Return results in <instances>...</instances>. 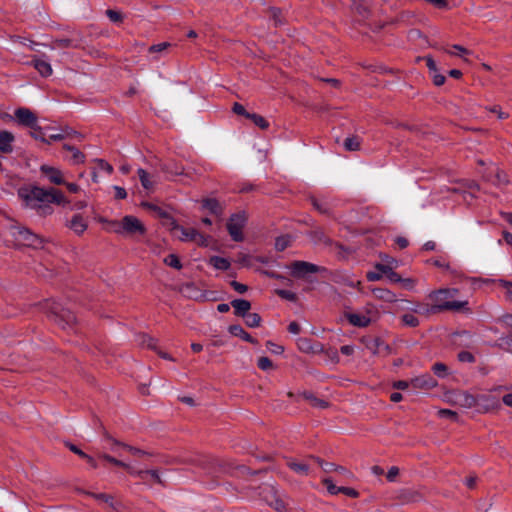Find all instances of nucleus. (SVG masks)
<instances>
[{
    "label": "nucleus",
    "mask_w": 512,
    "mask_h": 512,
    "mask_svg": "<svg viewBox=\"0 0 512 512\" xmlns=\"http://www.w3.org/2000/svg\"><path fill=\"white\" fill-rule=\"evenodd\" d=\"M18 195L27 207L36 209L40 215H49L53 212L49 203L58 205L69 203L63 193L55 188L44 189L38 186L21 188Z\"/></svg>",
    "instance_id": "1"
},
{
    "label": "nucleus",
    "mask_w": 512,
    "mask_h": 512,
    "mask_svg": "<svg viewBox=\"0 0 512 512\" xmlns=\"http://www.w3.org/2000/svg\"><path fill=\"white\" fill-rule=\"evenodd\" d=\"M45 309L48 317L63 329L71 328L76 323V317L73 312L63 308L62 305L56 301H45Z\"/></svg>",
    "instance_id": "2"
},
{
    "label": "nucleus",
    "mask_w": 512,
    "mask_h": 512,
    "mask_svg": "<svg viewBox=\"0 0 512 512\" xmlns=\"http://www.w3.org/2000/svg\"><path fill=\"white\" fill-rule=\"evenodd\" d=\"M115 232L130 237L143 236L146 233V228L137 217L126 215L117 223Z\"/></svg>",
    "instance_id": "3"
},
{
    "label": "nucleus",
    "mask_w": 512,
    "mask_h": 512,
    "mask_svg": "<svg viewBox=\"0 0 512 512\" xmlns=\"http://www.w3.org/2000/svg\"><path fill=\"white\" fill-rule=\"evenodd\" d=\"M467 304L468 302H446L444 304L429 305L417 302L410 308V310L414 313L430 315L447 310L459 311L462 308H464Z\"/></svg>",
    "instance_id": "4"
},
{
    "label": "nucleus",
    "mask_w": 512,
    "mask_h": 512,
    "mask_svg": "<svg viewBox=\"0 0 512 512\" xmlns=\"http://www.w3.org/2000/svg\"><path fill=\"white\" fill-rule=\"evenodd\" d=\"M246 215L244 212H239L230 216L227 222V230L231 238L236 242L243 241V228L246 224Z\"/></svg>",
    "instance_id": "5"
},
{
    "label": "nucleus",
    "mask_w": 512,
    "mask_h": 512,
    "mask_svg": "<svg viewBox=\"0 0 512 512\" xmlns=\"http://www.w3.org/2000/svg\"><path fill=\"white\" fill-rule=\"evenodd\" d=\"M265 502L274 508L277 512H286L287 503L282 494H280L273 486H266L262 491Z\"/></svg>",
    "instance_id": "6"
},
{
    "label": "nucleus",
    "mask_w": 512,
    "mask_h": 512,
    "mask_svg": "<svg viewBox=\"0 0 512 512\" xmlns=\"http://www.w3.org/2000/svg\"><path fill=\"white\" fill-rule=\"evenodd\" d=\"M291 275L295 278H306L310 274L324 271L323 267L306 261H294L290 264Z\"/></svg>",
    "instance_id": "7"
},
{
    "label": "nucleus",
    "mask_w": 512,
    "mask_h": 512,
    "mask_svg": "<svg viewBox=\"0 0 512 512\" xmlns=\"http://www.w3.org/2000/svg\"><path fill=\"white\" fill-rule=\"evenodd\" d=\"M9 119H15V121L24 127L34 128L38 122L37 116L33 111L26 107H19L14 111V116L6 115Z\"/></svg>",
    "instance_id": "8"
},
{
    "label": "nucleus",
    "mask_w": 512,
    "mask_h": 512,
    "mask_svg": "<svg viewBox=\"0 0 512 512\" xmlns=\"http://www.w3.org/2000/svg\"><path fill=\"white\" fill-rule=\"evenodd\" d=\"M16 238L21 245L39 248L42 246V239L35 233L27 228H19L16 233Z\"/></svg>",
    "instance_id": "9"
},
{
    "label": "nucleus",
    "mask_w": 512,
    "mask_h": 512,
    "mask_svg": "<svg viewBox=\"0 0 512 512\" xmlns=\"http://www.w3.org/2000/svg\"><path fill=\"white\" fill-rule=\"evenodd\" d=\"M66 226L76 235L81 236L88 228V220L82 214H74L70 220H67Z\"/></svg>",
    "instance_id": "10"
},
{
    "label": "nucleus",
    "mask_w": 512,
    "mask_h": 512,
    "mask_svg": "<svg viewBox=\"0 0 512 512\" xmlns=\"http://www.w3.org/2000/svg\"><path fill=\"white\" fill-rule=\"evenodd\" d=\"M412 390H430L437 386V381L428 373L411 379Z\"/></svg>",
    "instance_id": "11"
},
{
    "label": "nucleus",
    "mask_w": 512,
    "mask_h": 512,
    "mask_svg": "<svg viewBox=\"0 0 512 512\" xmlns=\"http://www.w3.org/2000/svg\"><path fill=\"white\" fill-rule=\"evenodd\" d=\"M40 172L52 184H55V185L65 184L62 171L56 167L44 164V165L40 166Z\"/></svg>",
    "instance_id": "12"
},
{
    "label": "nucleus",
    "mask_w": 512,
    "mask_h": 512,
    "mask_svg": "<svg viewBox=\"0 0 512 512\" xmlns=\"http://www.w3.org/2000/svg\"><path fill=\"white\" fill-rule=\"evenodd\" d=\"M110 444V450L114 453H118V449L119 448H122L124 450H127L129 453H131L132 455L134 456H144L147 454V452H145L144 450H141L139 448H136V447H133V446H130V445H127L125 443H121L113 438H111L110 436H106L105 438Z\"/></svg>",
    "instance_id": "13"
},
{
    "label": "nucleus",
    "mask_w": 512,
    "mask_h": 512,
    "mask_svg": "<svg viewBox=\"0 0 512 512\" xmlns=\"http://www.w3.org/2000/svg\"><path fill=\"white\" fill-rule=\"evenodd\" d=\"M457 292V289H439L431 292L428 297L434 304H444L451 302L448 299L454 297Z\"/></svg>",
    "instance_id": "14"
},
{
    "label": "nucleus",
    "mask_w": 512,
    "mask_h": 512,
    "mask_svg": "<svg viewBox=\"0 0 512 512\" xmlns=\"http://www.w3.org/2000/svg\"><path fill=\"white\" fill-rule=\"evenodd\" d=\"M345 317L351 325L359 328L367 327L371 323L370 317L364 314L346 313Z\"/></svg>",
    "instance_id": "15"
},
{
    "label": "nucleus",
    "mask_w": 512,
    "mask_h": 512,
    "mask_svg": "<svg viewBox=\"0 0 512 512\" xmlns=\"http://www.w3.org/2000/svg\"><path fill=\"white\" fill-rule=\"evenodd\" d=\"M231 306L234 309V314L242 318H244L251 309V303L245 299H235L231 301Z\"/></svg>",
    "instance_id": "16"
},
{
    "label": "nucleus",
    "mask_w": 512,
    "mask_h": 512,
    "mask_svg": "<svg viewBox=\"0 0 512 512\" xmlns=\"http://www.w3.org/2000/svg\"><path fill=\"white\" fill-rule=\"evenodd\" d=\"M31 65L39 72L42 77H48L52 74L51 64L46 61L39 59L37 57H33L31 60Z\"/></svg>",
    "instance_id": "17"
},
{
    "label": "nucleus",
    "mask_w": 512,
    "mask_h": 512,
    "mask_svg": "<svg viewBox=\"0 0 512 512\" xmlns=\"http://www.w3.org/2000/svg\"><path fill=\"white\" fill-rule=\"evenodd\" d=\"M79 43L74 38H55L51 41V49L77 48Z\"/></svg>",
    "instance_id": "18"
},
{
    "label": "nucleus",
    "mask_w": 512,
    "mask_h": 512,
    "mask_svg": "<svg viewBox=\"0 0 512 512\" xmlns=\"http://www.w3.org/2000/svg\"><path fill=\"white\" fill-rule=\"evenodd\" d=\"M375 268L376 270H379L382 273H384L388 280L393 283H399L400 281H402V277L397 272H395L392 266H390L389 264L377 263L375 265Z\"/></svg>",
    "instance_id": "19"
},
{
    "label": "nucleus",
    "mask_w": 512,
    "mask_h": 512,
    "mask_svg": "<svg viewBox=\"0 0 512 512\" xmlns=\"http://www.w3.org/2000/svg\"><path fill=\"white\" fill-rule=\"evenodd\" d=\"M14 141V135L9 131H0V151L3 153L12 152V143Z\"/></svg>",
    "instance_id": "20"
},
{
    "label": "nucleus",
    "mask_w": 512,
    "mask_h": 512,
    "mask_svg": "<svg viewBox=\"0 0 512 512\" xmlns=\"http://www.w3.org/2000/svg\"><path fill=\"white\" fill-rule=\"evenodd\" d=\"M202 207L207 209L211 214L216 216H221L223 213V208L219 201L215 198H205L202 200Z\"/></svg>",
    "instance_id": "21"
},
{
    "label": "nucleus",
    "mask_w": 512,
    "mask_h": 512,
    "mask_svg": "<svg viewBox=\"0 0 512 512\" xmlns=\"http://www.w3.org/2000/svg\"><path fill=\"white\" fill-rule=\"evenodd\" d=\"M228 331L231 335L239 337L246 342L256 343V340L249 333H247L240 325H231L229 326Z\"/></svg>",
    "instance_id": "22"
},
{
    "label": "nucleus",
    "mask_w": 512,
    "mask_h": 512,
    "mask_svg": "<svg viewBox=\"0 0 512 512\" xmlns=\"http://www.w3.org/2000/svg\"><path fill=\"white\" fill-rule=\"evenodd\" d=\"M72 135L75 137H78V138L80 137V134H78L75 131H72L69 129H62L56 133H47V139L49 140V144H50L52 141H60V140L66 139Z\"/></svg>",
    "instance_id": "23"
},
{
    "label": "nucleus",
    "mask_w": 512,
    "mask_h": 512,
    "mask_svg": "<svg viewBox=\"0 0 512 512\" xmlns=\"http://www.w3.org/2000/svg\"><path fill=\"white\" fill-rule=\"evenodd\" d=\"M63 149L71 153L69 161H71L73 164H79L84 162L85 155L76 147L69 144H64Z\"/></svg>",
    "instance_id": "24"
},
{
    "label": "nucleus",
    "mask_w": 512,
    "mask_h": 512,
    "mask_svg": "<svg viewBox=\"0 0 512 512\" xmlns=\"http://www.w3.org/2000/svg\"><path fill=\"white\" fill-rule=\"evenodd\" d=\"M176 231L180 232V235L178 238L183 242H192L194 241V236L196 235V229L195 228H185L180 225H176L174 227Z\"/></svg>",
    "instance_id": "25"
},
{
    "label": "nucleus",
    "mask_w": 512,
    "mask_h": 512,
    "mask_svg": "<svg viewBox=\"0 0 512 512\" xmlns=\"http://www.w3.org/2000/svg\"><path fill=\"white\" fill-rule=\"evenodd\" d=\"M30 129L32 130L31 136L34 139L40 140L44 143L49 144V140L47 139V132H48V130H54L53 128H50V127L42 128L38 125V122H37L36 126L34 128H30Z\"/></svg>",
    "instance_id": "26"
},
{
    "label": "nucleus",
    "mask_w": 512,
    "mask_h": 512,
    "mask_svg": "<svg viewBox=\"0 0 512 512\" xmlns=\"http://www.w3.org/2000/svg\"><path fill=\"white\" fill-rule=\"evenodd\" d=\"M374 296L378 299L393 302L396 300V295L386 288H375L372 290Z\"/></svg>",
    "instance_id": "27"
},
{
    "label": "nucleus",
    "mask_w": 512,
    "mask_h": 512,
    "mask_svg": "<svg viewBox=\"0 0 512 512\" xmlns=\"http://www.w3.org/2000/svg\"><path fill=\"white\" fill-rule=\"evenodd\" d=\"M305 400L309 401L310 404L313 406V407H317V408H321V409H325L328 407V402L323 400V399H319L317 398L313 393L311 392H304L302 393L301 395Z\"/></svg>",
    "instance_id": "28"
},
{
    "label": "nucleus",
    "mask_w": 512,
    "mask_h": 512,
    "mask_svg": "<svg viewBox=\"0 0 512 512\" xmlns=\"http://www.w3.org/2000/svg\"><path fill=\"white\" fill-rule=\"evenodd\" d=\"M209 263L217 270L226 271L230 268L229 260L220 256H212Z\"/></svg>",
    "instance_id": "29"
},
{
    "label": "nucleus",
    "mask_w": 512,
    "mask_h": 512,
    "mask_svg": "<svg viewBox=\"0 0 512 512\" xmlns=\"http://www.w3.org/2000/svg\"><path fill=\"white\" fill-rule=\"evenodd\" d=\"M300 350L306 353H315L318 352L321 348L320 344L313 345L311 340L307 338H301L298 342Z\"/></svg>",
    "instance_id": "30"
},
{
    "label": "nucleus",
    "mask_w": 512,
    "mask_h": 512,
    "mask_svg": "<svg viewBox=\"0 0 512 512\" xmlns=\"http://www.w3.org/2000/svg\"><path fill=\"white\" fill-rule=\"evenodd\" d=\"M287 466L299 475H308L309 473V466L306 463L290 460L287 462Z\"/></svg>",
    "instance_id": "31"
},
{
    "label": "nucleus",
    "mask_w": 512,
    "mask_h": 512,
    "mask_svg": "<svg viewBox=\"0 0 512 512\" xmlns=\"http://www.w3.org/2000/svg\"><path fill=\"white\" fill-rule=\"evenodd\" d=\"M134 473L142 480H147L150 477L156 483H162L160 475L157 470H141Z\"/></svg>",
    "instance_id": "32"
},
{
    "label": "nucleus",
    "mask_w": 512,
    "mask_h": 512,
    "mask_svg": "<svg viewBox=\"0 0 512 512\" xmlns=\"http://www.w3.org/2000/svg\"><path fill=\"white\" fill-rule=\"evenodd\" d=\"M311 203H312L313 207L316 210H318L320 213H322V214L330 213L331 207L327 201L313 197V198H311Z\"/></svg>",
    "instance_id": "33"
},
{
    "label": "nucleus",
    "mask_w": 512,
    "mask_h": 512,
    "mask_svg": "<svg viewBox=\"0 0 512 512\" xmlns=\"http://www.w3.org/2000/svg\"><path fill=\"white\" fill-rule=\"evenodd\" d=\"M458 402L465 408H472L477 404V399L468 393H461L458 396Z\"/></svg>",
    "instance_id": "34"
},
{
    "label": "nucleus",
    "mask_w": 512,
    "mask_h": 512,
    "mask_svg": "<svg viewBox=\"0 0 512 512\" xmlns=\"http://www.w3.org/2000/svg\"><path fill=\"white\" fill-rule=\"evenodd\" d=\"M138 176H139V179H140V182H141V185L146 189V190H151L153 189L154 187V181L151 180L149 174L146 172V170L142 169V168H139L138 171Z\"/></svg>",
    "instance_id": "35"
},
{
    "label": "nucleus",
    "mask_w": 512,
    "mask_h": 512,
    "mask_svg": "<svg viewBox=\"0 0 512 512\" xmlns=\"http://www.w3.org/2000/svg\"><path fill=\"white\" fill-rule=\"evenodd\" d=\"M99 457L113 465H116V466H119V467H122V468L128 470L130 473H134V471L132 470L130 465H128L127 463H125L115 457H112L109 454L104 453V454L99 455Z\"/></svg>",
    "instance_id": "36"
},
{
    "label": "nucleus",
    "mask_w": 512,
    "mask_h": 512,
    "mask_svg": "<svg viewBox=\"0 0 512 512\" xmlns=\"http://www.w3.org/2000/svg\"><path fill=\"white\" fill-rule=\"evenodd\" d=\"M247 119H250L256 126H258L262 130H266L269 128V122L259 114L251 113L250 115H247Z\"/></svg>",
    "instance_id": "37"
},
{
    "label": "nucleus",
    "mask_w": 512,
    "mask_h": 512,
    "mask_svg": "<svg viewBox=\"0 0 512 512\" xmlns=\"http://www.w3.org/2000/svg\"><path fill=\"white\" fill-rule=\"evenodd\" d=\"M360 138L358 136H350L344 140V147L347 151H357L360 149Z\"/></svg>",
    "instance_id": "38"
},
{
    "label": "nucleus",
    "mask_w": 512,
    "mask_h": 512,
    "mask_svg": "<svg viewBox=\"0 0 512 512\" xmlns=\"http://www.w3.org/2000/svg\"><path fill=\"white\" fill-rule=\"evenodd\" d=\"M245 324L250 328H256L260 326L261 316L258 313H248L245 317Z\"/></svg>",
    "instance_id": "39"
},
{
    "label": "nucleus",
    "mask_w": 512,
    "mask_h": 512,
    "mask_svg": "<svg viewBox=\"0 0 512 512\" xmlns=\"http://www.w3.org/2000/svg\"><path fill=\"white\" fill-rule=\"evenodd\" d=\"M164 263L167 266H170L172 268H175L177 270L182 268V264L180 262V259L175 254H169L164 258Z\"/></svg>",
    "instance_id": "40"
},
{
    "label": "nucleus",
    "mask_w": 512,
    "mask_h": 512,
    "mask_svg": "<svg viewBox=\"0 0 512 512\" xmlns=\"http://www.w3.org/2000/svg\"><path fill=\"white\" fill-rule=\"evenodd\" d=\"M90 496L95 498L97 501L104 502L110 507L114 508L113 497L105 493H88Z\"/></svg>",
    "instance_id": "41"
},
{
    "label": "nucleus",
    "mask_w": 512,
    "mask_h": 512,
    "mask_svg": "<svg viewBox=\"0 0 512 512\" xmlns=\"http://www.w3.org/2000/svg\"><path fill=\"white\" fill-rule=\"evenodd\" d=\"M431 369L434 372V374L439 378H444L448 374V368L444 363H435Z\"/></svg>",
    "instance_id": "42"
},
{
    "label": "nucleus",
    "mask_w": 512,
    "mask_h": 512,
    "mask_svg": "<svg viewBox=\"0 0 512 512\" xmlns=\"http://www.w3.org/2000/svg\"><path fill=\"white\" fill-rule=\"evenodd\" d=\"M401 321L404 325L409 327H417L419 325V320L413 314L406 313L402 315Z\"/></svg>",
    "instance_id": "43"
},
{
    "label": "nucleus",
    "mask_w": 512,
    "mask_h": 512,
    "mask_svg": "<svg viewBox=\"0 0 512 512\" xmlns=\"http://www.w3.org/2000/svg\"><path fill=\"white\" fill-rule=\"evenodd\" d=\"M322 483L326 486L329 494L337 495L338 493H340L341 487L334 485L331 478H329V477L323 478Z\"/></svg>",
    "instance_id": "44"
},
{
    "label": "nucleus",
    "mask_w": 512,
    "mask_h": 512,
    "mask_svg": "<svg viewBox=\"0 0 512 512\" xmlns=\"http://www.w3.org/2000/svg\"><path fill=\"white\" fill-rule=\"evenodd\" d=\"M314 461H316L319 466L323 469L324 472L326 473H330V472H335V470L337 469V465L332 463V462H325L319 458H316V457H311Z\"/></svg>",
    "instance_id": "45"
},
{
    "label": "nucleus",
    "mask_w": 512,
    "mask_h": 512,
    "mask_svg": "<svg viewBox=\"0 0 512 512\" xmlns=\"http://www.w3.org/2000/svg\"><path fill=\"white\" fill-rule=\"evenodd\" d=\"M353 8L357 11L359 15L362 17H367L369 14L368 8L362 3L361 0H351Z\"/></svg>",
    "instance_id": "46"
},
{
    "label": "nucleus",
    "mask_w": 512,
    "mask_h": 512,
    "mask_svg": "<svg viewBox=\"0 0 512 512\" xmlns=\"http://www.w3.org/2000/svg\"><path fill=\"white\" fill-rule=\"evenodd\" d=\"M198 246L208 247L210 244V237L206 236L196 230V235L194 236V241Z\"/></svg>",
    "instance_id": "47"
},
{
    "label": "nucleus",
    "mask_w": 512,
    "mask_h": 512,
    "mask_svg": "<svg viewBox=\"0 0 512 512\" xmlns=\"http://www.w3.org/2000/svg\"><path fill=\"white\" fill-rule=\"evenodd\" d=\"M257 366L259 369L267 371L273 367V364L268 357H260L257 361Z\"/></svg>",
    "instance_id": "48"
},
{
    "label": "nucleus",
    "mask_w": 512,
    "mask_h": 512,
    "mask_svg": "<svg viewBox=\"0 0 512 512\" xmlns=\"http://www.w3.org/2000/svg\"><path fill=\"white\" fill-rule=\"evenodd\" d=\"M170 46H171V43L162 42V43H158V44H154V45L150 46L148 51H149V53H159V52L166 50Z\"/></svg>",
    "instance_id": "49"
},
{
    "label": "nucleus",
    "mask_w": 512,
    "mask_h": 512,
    "mask_svg": "<svg viewBox=\"0 0 512 512\" xmlns=\"http://www.w3.org/2000/svg\"><path fill=\"white\" fill-rule=\"evenodd\" d=\"M139 341L142 345H146L148 348L154 349L156 347L155 339L146 334L141 335Z\"/></svg>",
    "instance_id": "50"
},
{
    "label": "nucleus",
    "mask_w": 512,
    "mask_h": 512,
    "mask_svg": "<svg viewBox=\"0 0 512 512\" xmlns=\"http://www.w3.org/2000/svg\"><path fill=\"white\" fill-rule=\"evenodd\" d=\"M458 360L461 362L473 363L475 362V357L468 351H461L458 353Z\"/></svg>",
    "instance_id": "51"
},
{
    "label": "nucleus",
    "mask_w": 512,
    "mask_h": 512,
    "mask_svg": "<svg viewBox=\"0 0 512 512\" xmlns=\"http://www.w3.org/2000/svg\"><path fill=\"white\" fill-rule=\"evenodd\" d=\"M392 386H393V388H395L397 390L412 389L411 380L410 381H406V380L395 381Z\"/></svg>",
    "instance_id": "52"
},
{
    "label": "nucleus",
    "mask_w": 512,
    "mask_h": 512,
    "mask_svg": "<svg viewBox=\"0 0 512 512\" xmlns=\"http://www.w3.org/2000/svg\"><path fill=\"white\" fill-rule=\"evenodd\" d=\"M266 347L269 351H271L274 354H282L284 352V348L281 345L275 344L272 341H267Z\"/></svg>",
    "instance_id": "53"
},
{
    "label": "nucleus",
    "mask_w": 512,
    "mask_h": 512,
    "mask_svg": "<svg viewBox=\"0 0 512 512\" xmlns=\"http://www.w3.org/2000/svg\"><path fill=\"white\" fill-rule=\"evenodd\" d=\"M384 273H382L381 271L377 270V271H369L367 274H366V278L368 281L370 282H375V281H379L382 279Z\"/></svg>",
    "instance_id": "54"
},
{
    "label": "nucleus",
    "mask_w": 512,
    "mask_h": 512,
    "mask_svg": "<svg viewBox=\"0 0 512 512\" xmlns=\"http://www.w3.org/2000/svg\"><path fill=\"white\" fill-rule=\"evenodd\" d=\"M431 77L433 80L434 85L441 86L445 83V76L439 73V70L437 72L431 73Z\"/></svg>",
    "instance_id": "55"
},
{
    "label": "nucleus",
    "mask_w": 512,
    "mask_h": 512,
    "mask_svg": "<svg viewBox=\"0 0 512 512\" xmlns=\"http://www.w3.org/2000/svg\"><path fill=\"white\" fill-rule=\"evenodd\" d=\"M96 163H97L98 168L100 170H103V171L107 172L108 174L112 173V171H113L112 165H110L105 160H103V159H96Z\"/></svg>",
    "instance_id": "56"
},
{
    "label": "nucleus",
    "mask_w": 512,
    "mask_h": 512,
    "mask_svg": "<svg viewBox=\"0 0 512 512\" xmlns=\"http://www.w3.org/2000/svg\"><path fill=\"white\" fill-rule=\"evenodd\" d=\"M106 15L112 22H120L122 20L121 13L112 9L106 10Z\"/></svg>",
    "instance_id": "57"
},
{
    "label": "nucleus",
    "mask_w": 512,
    "mask_h": 512,
    "mask_svg": "<svg viewBox=\"0 0 512 512\" xmlns=\"http://www.w3.org/2000/svg\"><path fill=\"white\" fill-rule=\"evenodd\" d=\"M233 112L237 115H242L244 117L247 118V115H250L251 113L247 112L244 108L243 105H241L240 103H234L233 105V108H232Z\"/></svg>",
    "instance_id": "58"
},
{
    "label": "nucleus",
    "mask_w": 512,
    "mask_h": 512,
    "mask_svg": "<svg viewBox=\"0 0 512 512\" xmlns=\"http://www.w3.org/2000/svg\"><path fill=\"white\" fill-rule=\"evenodd\" d=\"M489 111L497 114V117L499 119H507L509 117L508 113L503 112L501 110L500 106H498V105H494V106L490 107Z\"/></svg>",
    "instance_id": "59"
},
{
    "label": "nucleus",
    "mask_w": 512,
    "mask_h": 512,
    "mask_svg": "<svg viewBox=\"0 0 512 512\" xmlns=\"http://www.w3.org/2000/svg\"><path fill=\"white\" fill-rule=\"evenodd\" d=\"M289 243L286 238L280 237L276 239L275 248L278 251H283L288 247Z\"/></svg>",
    "instance_id": "60"
},
{
    "label": "nucleus",
    "mask_w": 512,
    "mask_h": 512,
    "mask_svg": "<svg viewBox=\"0 0 512 512\" xmlns=\"http://www.w3.org/2000/svg\"><path fill=\"white\" fill-rule=\"evenodd\" d=\"M438 415L440 417L451 418L453 420L457 419V413L452 411V410H449V409H441V410H439L438 411Z\"/></svg>",
    "instance_id": "61"
},
{
    "label": "nucleus",
    "mask_w": 512,
    "mask_h": 512,
    "mask_svg": "<svg viewBox=\"0 0 512 512\" xmlns=\"http://www.w3.org/2000/svg\"><path fill=\"white\" fill-rule=\"evenodd\" d=\"M230 285L236 292L240 294H243L248 290V287L245 284L239 283L237 281H232Z\"/></svg>",
    "instance_id": "62"
},
{
    "label": "nucleus",
    "mask_w": 512,
    "mask_h": 512,
    "mask_svg": "<svg viewBox=\"0 0 512 512\" xmlns=\"http://www.w3.org/2000/svg\"><path fill=\"white\" fill-rule=\"evenodd\" d=\"M399 283H401L405 289L412 290L415 287L416 280L413 278H402V281Z\"/></svg>",
    "instance_id": "63"
},
{
    "label": "nucleus",
    "mask_w": 512,
    "mask_h": 512,
    "mask_svg": "<svg viewBox=\"0 0 512 512\" xmlns=\"http://www.w3.org/2000/svg\"><path fill=\"white\" fill-rule=\"evenodd\" d=\"M426 66L429 69L430 74L433 72H437L438 68L434 61V59L431 56H426L425 58Z\"/></svg>",
    "instance_id": "64"
}]
</instances>
